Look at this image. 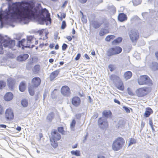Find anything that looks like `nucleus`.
I'll return each instance as SVG.
<instances>
[{
	"mask_svg": "<svg viewBox=\"0 0 158 158\" xmlns=\"http://www.w3.org/2000/svg\"><path fill=\"white\" fill-rule=\"evenodd\" d=\"M6 14L12 18L17 17L25 24L28 23L32 19H37L41 23L51 24V19L48 11L42 9L38 13L37 10L28 2H16L9 7Z\"/></svg>",
	"mask_w": 158,
	"mask_h": 158,
	"instance_id": "1",
	"label": "nucleus"
},
{
	"mask_svg": "<svg viewBox=\"0 0 158 158\" xmlns=\"http://www.w3.org/2000/svg\"><path fill=\"white\" fill-rule=\"evenodd\" d=\"M57 130H54L51 132V135L50 138V141L51 145L54 148L58 146L57 141L59 140L61 138V135L59 132L62 135L67 134V132L64 130V129H58Z\"/></svg>",
	"mask_w": 158,
	"mask_h": 158,
	"instance_id": "2",
	"label": "nucleus"
},
{
	"mask_svg": "<svg viewBox=\"0 0 158 158\" xmlns=\"http://www.w3.org/2000/svg\"><path fill=\"white\" fill-rule=\"evenodd\" d=\"M15 45V41L9 39H5L2 37H0V54L4 53V51L3 46L9 48H13Z\"/></svg>",
	"mask_w": 158,
	"mask_h": 158,
	"instance_id": "3",
	"label": "nucleus"
},
{
	"mask_svg": "<svg viewBox=\"0 0 158 158\" xmlns=\"http://www.w3.org/2000/svg\"><path fill=\"white\" fill-rule=\"evenodd\" d=\"M137 82L140 85H147L149 86L153 85L152 80L147 75H142L139 76L137 78Z\"/></svg>",
	"mask_w": 158,
	"mask_h": 158,
	"instance_id": "4",
	"label": "nucleus"
},
{
	"mask_svg": "<svg viewBox=\"0 0 158 158\" xmlns=\"http://www.w3.org/2000/svg\"><path fill=\"white\" fill-rule=\"evenodd\" d=\"M125 140L123 138L119 137L114 140L112 144V149L114 151L121 149L124 145Z\"/></svg>",
	"mask_w": 158,
	"mask_h": 158,
	"instance_id": "5",
	"label": "nucleus"
},
{
	"mask_svg": "<svg viewBox=\"0 0 158 158\" xmlns=\"http://www.w3.org/2000/svg\"><path fill=\"white\" fill-rule=\"evenodd\" d=\"M110 80L114 81V80H118V81L115 84V86L118 90L123 91L125 89L124 83L121 80L119 77L114 74L111 75L110 77Z\"/></svg>",
	"mask_w": 158,
	"mask_h": 158,
	"instance_id": "6",
	"label": "nucleus"
},
{
	"mask_svg": "<svg viewBox=\"0 0 158 158\" xmlns=\"http://www.w3.org/2000/svg\"><path fill=\"white\" fill-rule=\"evenodd\" d=\"M151 89L148 87H143L138 89L136 91V94L139 97H143L148 94Z\"/></svg>",
	"mask_w": 158,
	"mask_h": 158,
	"instance_id": "7",
	"label": "nucleus"
},
{
	"mask_svg": "<svg viewBox=\"0 0 158 158\" xmlns=\"http://www.w3.org/2000/svg\"><path fill=\"white\" fill-rule=\"evenodd\" d=\"M122 49L119 46H115L110 48L107 52V55L108 56H110L120 53Z\"/></svg>",
	"mask_w": 158,
	"mask_h": 158,
	"instance_id": "8",
	"label": "nucleus"
},
{
	"mask_svg": "<svg viewBox=\"0 0 158 158\" xmlns=\"http://www.w3.org/2000/svg\"><path fill=\"white\" fill-rule=\"evenodd\" d=\"M5 117L7 121H10L13 120L14 118V113L12 109L9 108L5 111Z\"/></svg>",
	"mask_w": 158,
	"mask_h": 158,
	"instance_id": "9",
	"label": "nucleus"
},
{
	"mask_svg": "<svg viewBox=\"0 0 158 158\" xmlns=\"http://www.w3.org/2000/svg\"><path fill=\"white\" fill-rule=\"evenodd\" d=\"M129 36L132 42L136 43L139 38V34L137 31H131L129 33Z\"/></svg>",
	"mask_w": 158,
	"mask_h": 158,
	"instance_id": "10",
	"label": "nucleus"
},
{
	"mask_svg": "<svg viewBox=\"0 0 158 158\" xmlns=\"http://www.w3.org/2000/svg\"><path fill=\"white\" fill-rule=\"evenodd\" d=\"M61 94L65 97H70L71 94V91L67 85L62 87L60 89Z\"/></svg>",
	"mask_w": 158,
	"mask_h": 158,
	"instance_id": "11",
	"label": "nucleus"
},
{
	"mask_svg": "<svg viewBox=\"0 0 158 158\" xmlns=\"http://www.w3.org/2000/svg\"><path fill=\"white\" fill-rule=\"evenodd\" d=\"M98 124L101 128H105L108 127V123L106 120H105L102 117L99 118L98 121Z\"/></svg>",
	"mask_w": 158,
	"mask_h": 158,
	"instance_id": "12",
	"label": "nucleus"
},
{
	"mask_svg": "<svg viewBox=\"0 0 158 158\" xmlns=\"http://www.w3.org/2000/svg\"><path fill=\"white\" fill-rule=\"evenodd\" d=\"M41 82V79L39 77H36L33 78L31 81L32 86L34 88H37L40 86Z\"/></svg>",
	"mask_w": 158,
	"mask_h": 158,
	"instance_id": "13",
	"label": "nucleus"
},
{
	"mask_svg": "<svg viewBox=\"0 0 158 158\" xmlns=\"http://www.w3.org/2000/svg\"><path fill=\"white\" fill-rule=\"evenodd\" d=\"M7 82L9 88L10 89H13L16 84L15 79L12 77H10L7 78Z\"/></svg>",
	"mask_w": 158,
	"mask_h": 158,
	"instance_id": "14",
	"label": "nucleus"
},
{
	"mask_svg": "<svg viewBox=\"0 0 158 158\" xmlns=\"http://www.w3.org/2000/svg\"><path fill=\"white\" fill-rule=\"evenodd\" d=\"M30 44L27 38V40L22 39L21 41H19L18 45L19 47H22L23 48H30Z\"/></svg>",
	"mask_w": 158,
	"mask_h": 158,
	"instance_id": "15",
	"label": "nucleus"
},
{
	"mask_svg": "<svg viewBox=\"0 0 158 158\" xmlns=\"http://www.w3.org/2000/svg\"><path fill=\"white\" fill-rule=\"evenodd\" d=\"M27 39H28L29 44H30L31 48H33L35 45H37L38 44V40L33 36L30 35L27 37Z\"/></svg>",
	"mask_w": 158,
	"mask_h": 158,
	"instance_id": "16",
	"label": "nucleus"
},
{
	"mask_svg": "<svg viewBox=\"0 0 158 158\" xmlns=\"http://www.w3.org/2000/svg\"><path fill=\"white\" fill-rule=\"evenodd\" d=\"M71 102L72 104L75 107H78L81 104V100L78 96H74L72 99Z\"/></svg>",
	"mask_w": 158,
	"mask_h": 158,
	"instance_id": "17",
	"label": "nucleus"
},
{
	"mask_svg": "<svg viewBox=\"0 0 158 158\" xmlns=\"http://www.w3.org/2000/svg\"><path fill=\"white\" fill-rule=\"evenodd\" d=\"M109 32L110 30L108 27L106 26L101 29L99 33V35L100 36H102L106 34L109 33Z\"/></svg>",
	"mask_w": 158,
	"mask_h": 158,
	"instance_id": "18",
	"label": "nucleus"
},
{
	"mask_svg": "<svg viewBox=\"0 0 158 158\" xmlns=\"http://www.w3.org/2000/svg\"><path fill=\"white\" fill-rule=\"evenodd\" d=\"M60 71L59 69L56 70L52 72L50 74L49 76V78L51 81H52L54 80L55 78L59 74Z\"/></svg>",
	"mask_w": 158,
	"mask_h": 158,
	"instance_id": "19",
	"label": "nucleus"
},
{
	"mask_svg": "<svg viewBox=\"0 0 158 158\" xmlns=\"http://www.w3.org/2000/svg\"><path fill=\"white\" fill-rule=\"evenodd\" d=\"M118 20L121 22H124L127 19V15L123 13H119L118 14Z\"/></svg>",
	"mask_w": 158,
	"mask_h": 158,
	"instance_id": "20",
	"label": "nucleus"
},
{
	"mask_svg": "<svg viewBox=\"0 0 158 158\" xmlns=\"http://www.w3.org/2000/svg\"><path fill=\"white\" fill-rule=\"evenodd\" d=\"M27 87V84L26 82L24 81H22L20 84L19 86V90L21 92H24L26 90Z\"/></svg>",
	"mask_w": 158,
	"mask_h": 158,
	"instance_id": "21",
	"label": "nucleus"
},
{
	"mask_svg": "<svg viewBox=\"0 0 158 158\" xmlns=\"http://www.w3.org/2000/svg\"><path fill=\"white\" fill-rule=\"evenodd\" d=\"M153 113V111L151 108L149 107L146 108L144 114V116L146 118L148 117Z\"/></svg>",
	"mask_w": 158,
	"mask_h": 158,
	"instance_id": "22",
	"label": "nucleus"
},
{
	"mask_svg": "<svg viewBox=\"0 0 158 158\" xmlns=\"http://www.w3.org/2000/svg\"><path fill=\"white\" fill-rule=\"evenodd\" d=\"M132 76V73L130 71H127L125 72L123 75V77L125 80L127 81L130 79Z\"/></svg>",
	"mask_w": 158,
	"mask_h": 158,
	"instance_id": "23",
	"label": "nucleus"
},
{
	"mask_svg": "<svg viewBox=\"0 0 158 158\" xmlns=\"http://www.w3.org/2000/svg\"><path fill=\"white\" fill-rule=\"evenodd\" d=\"M102 114L103 116L106 118H111L112 115V113L110 110H105Z\"/></svg>",
	"mask_w": 158,
	"mask_h": 158,
	"instance_id": "24",
	"label": "nucleus"
},
{
	"mask_svg": "<svg viewBox=\"0 0 158 158\" xmlns=\"http://www.w3.org/2000/svg\"><path fill=\"white\" fill-rule=\"evenodd\" d=\"M102 24L97 21H94L91 22L90 25L95 29H97L101 27Z\"/></svg>",
	"mask_w": 158,
	"mask_h": 158,
	"instance_id": "25",
	"label": "nucleus"
},
{
	"mask_svg": "<svg viewBox=\"0 0 158 158\" xmlns=\"http://www.w3.org/2000/svg\"><path fill=\"white\" fill-rule=\"evenodd\" d=\"M13 94L10 92L6 93L4 96V99L6 101H9L12 99Z\"/></svg>",
	"mask_w": 158,
	"mask_h": 158,
	"instance_id": "26",
	"label": "nucleus"
},
{
	"mask_svg": "<svg viewBox=\"0 0 158 158\" xmlns=\"http://www.w3.org/2000/svg\"><path fill=\"white\" fill-rule=\"evenodd\" d=\"M29 57L27 54L20 55L17 57V60L20 61H23L26 60Z\"/></svg>",
	"mask_w": 158,
	"mask_h": 158,
	"instance_id": "27",
	"label": "nucleus"
},
{
	"mask_svg": "<svg viewBox=\"0 0 158 158\" xmlns=\"http://www.w3.org/2000/svg\"><path fill=\"white\" fill-rule=\"evenodd\" d=\"M150 68L154 71L158 70V63L156 62H152L150 66Z\"/></svg>",
	"mask_w": 158,
	"mask_h": 158,
	"instance_id": "28",
	"label": "nucleus"
},
{
	"mask_svg": "<svg viewBox=\"0 0 158 158\" xmlns=\"http://www.w3.org/2000/svg\"><path fill=\"white\" fill-rule=\"evenodd\" d=\"M36 88L33 87L32 86H30L28 87V91L31 95L33 96L34 95V89Z\"/></svg>",
	"mask_w": 158,
	"mask_h": 158,
	"instance_id": "29",
	"label": "nucleus"
},
{
	"mask_svg": "<svg viewBox=\"0 0 158 158\" xmlns=\"http://www.w3.org/2000/svg\"><path fill=\"white\" fill-rule=\"evenodd\" d=\"M122 40V38L121 37H118L113 41L112 42V45H114L121 42Z\"/></svg>",
	"mask_w": 158,
	"mask_h": 158,
	"instance_id": "30",
	"label": "nucleus"
},
{
	"mask_svg": "<svg viewBox=\"0 0 158 158\" xmlns=\"http://www.w3.org/2000/svg\"><path fill=\"white\" fill-rule=\"evenodd\" d=\"M54 115L53 112L49 114L47 117V120L49 122H51L54 118Z\"/></svg>",
	"mask_w": 158,
	"mask_h": 158,
	"instance_id": "31",
	"label": "nucleus"
},
{
	"mask_svg": "<svg viewBox=\"0 0 158 158\" xmlns=\"http://www.w3.org/2000/svg\"><path fill=\"white\" fill-rule=\"evenodd\" d=\"M115 36L113 35H107L105 38V40L107 42H110L111 40H113L115 39Z\"/></svg>",
	"mask_w": 158,
	"mask_h": 158,
	"instance_id": "32",
	"label": "nucleus"
},
{
	"mask_svg": "<svg viewBox=\"0 0 158 158\" xmlns=\"http://www.w3.org/2000/svg\"><path fill=\"white\" fill-rule=\"evenodd\" d=\"M71 154L73 155H75L77 156H80V152L79 150H76V151H71Z\"/></svg>",
	"mask_w": 158,
	"mask_h": 158,
	"instance_id": "33",
	"label": "nucleus"
},
{
	"mask_svg": "<svg viewBox=\"0 0 158 158\" xmlns=\"http://www.w3.org/2000/svg\"><path fill=\"white\" fill-rule=\"evenodd\" d=\"M60 16L59 15H57V17L60 20L62 21L63 19L65 18L66 16V14L65 13H60Z\"/></svg>",
	"mask_w": 158,
	"mask_h": 158,
	"instance_id": "34",
	"label": "nucleus"
},
{
	"mask_svg": "<svg viewBox=\"0 0 158 158\" xmlns=\"http://www.w3.org/2000/svg\"><path fill=\"white\" fill-rule=\"evenodd\" d=\"M132 2L134 6H136L141 4V0H133Z\"/></svg>",
	"mask_w": 158,
	"mask_h": 158,
	"instance_id": "35",
	"label": "nucleus"
},
{
	"mask_svg": "<svg viewBox=\"0 0 158 158\" xmlns=\"http://www.w3.org/2000/svg\"><path fill=\"white\" fill-rule=\"evenodd\" d=\"M22 105L24 107H26L28 105V101L25 99H23L21 102Z\"/></svg>",
	"mask_w": 158,
	"mask_h": 158,
	"instance_id": "36",
	"label": "nucleus"
},
{
	"mask_svg": "<svg viewBox=\"0 0 158 158\" xmlns=\"http://www.w3.org/2000/svg\"><path fill=\"white\" fill-rule=\"evenodd\" d=\"M6 85V83L5 81L2 80L0 81V89L4 88Z\"/></svg>",
	"mask_w": 158,
	"mask_h": 158,
	"instance_id": "37",
	"label": "nucleus"
},
{
	"mask_svg": "<svg viewBox=\"0 0 158 158\" xmlns=\"http://www.w3.org/2000/svg\"><path fill=\"white\" fill-rule=\"evenodd\" d=\"M127 91L129 95L131 96H133L134 95V93L132 91V89L130 87H128L127 88Z\"/></svg>",
	"mask_w": 158,
	"mask_h": 158,
	"instance_id": "38",
	"label": "nucleus"
},
{
	"mask_svg": "<svg viewBox=\"0 0 158 158\" xmlns=\"http://www.w3.org/2000/svg\"><path fill=\"white\" fill-rule=\"evenodd\" d=\"M108 68L111 72H112L114 70L116 69V68L115 67V66L114 65L112 64H110L109 65Z\"/></svg>",
	"mask_w": 158,
	"mask_h": 158,
	"instance_id": "39",
	"label": "nucleus"
},
{
	"mask_svg": "<svg viewBox=\"0 0 158 158\" xmlns=\"http://www.w3.org/2000/svg\"><path fill=\"white\" fill-rule=\"evenodd\" d=\"M34 71L37 73L39 71L40 69V66L39 65H36L34 67Z\"/></svg>",
	"mask_w": 158,
	"mask_h": 158,
	"instance_id": "40",
	"label": "nucleus"
},
{
	"mask_svg": "<svg viewBox=\"0 0 158 158\" xmlns=\"http://www.w3.org/2000/svg\"><path fill=\"white\" fill-rule=\"evenodd\" d=\"M76 124V121L75 119H73L70 124L71 128H73L75 127Z\"/></svg>",
	"mask_w": 158,
	"mask_h": 158,
	"instance_id": "41",
	"label": "nucleus"
},
{
	"mask_svg": "<svg viewBox=\"0 0 158 158\" xmlns=\"http://www.w3.org/2000/svg\"><path fill=\"white\" fill-rule=\"evenodd\" d=\"M66 26L67 25L65 21L64 20L62 21L61 27V28L62 29H64L66 28Z\"/></svg>",
	"mask_w": 158,
	"mask_h": 158,
	"instance_id": "42",
	"label": "nucleus"
},
{
	"mask_svg": "<svg viewBox=\"0 0 158 158\" xmlns=\"http://www.w3.org/2000/svg\"><path fill=\"white\" fill-rule=\"evenodd\" d=\"M136 142V141L135 139L131 138L130 140L128 146H130L131 145L134 144Z\"/></svg>",
	"mask_w": 158,
	"mask_h": 158,
	"instance_id": "43",
	"label": "nucleus"
},
{
	"mask_svg": "<svg viewBox=\"0 0 158 158\" xmlns=\"http://www.w3.org/2000/svg\"><path fill=\"white\" fill-rule=\"evenodd\" d=\"M68 47V45L66 44L65 43L63 44L62 46V50L63 51H65L66 50Z\"/></svg>",
	"mask_w": 158,
	"mask_h": 158,
	"instance_id": "44",
	"label": "nucleus"
},
{
	"mask_svg": "<svg viewBox=\"0 0 158 158\" xmlns=\"http://www.w3.org/2000/svg\"><path fill=\"white\" fill-rule=\"evenodd\" d=\"M45 30L44 29H42L41 30H40L38 31H37V32L39 35L41 36L44 33V31Z\"/></svg>",
	"mask_w": 158,
	"mask_h": 158,
	"instance_id": "45",
	"label": "nucleus"
},
{
	"mask_svg": "<svg viewBox=\"0 0 158 158\" xmlns=\"http://www.w3.org/2000/svg\"><path fill=\"white\" fill-rule=\"evenodd\" d=\"M68 2L67 1H65L61 6V7L62 8H65L68 3Z\"/></svg>",
	"mask_w": 158,
	"mask_h": 158,
	"instance_id": "46",
	"label": "nucleus"
},
{
	"mask_svg": "<svg viewBox=\"0 0 158 158\" xmlns=\"http://www.w3.org/2000/svg\"><path fill=\"white\" fill-rule=\"evenodd\" d=\"M4 112V109L1 105H0V114H2Z\"/></svg>",
	"mask_w": 158,
	"mask_h": 158,
	"instance_id": "47",
	"label": "nucleus"
},
{
	"mask_svg": "<svg viewBox=\"0 0 158 158\" xmlns=\"http://www.w3.org/2000/svg\"><path fill=\"white\" fill-rule=\"evenodd\" d=\"M77 1L81 4H84L87 2V0H77Z\"/></svg>",
	"mask_w": 158,
	"mask_h": 158,
	"instance_id": "48",
	"label": "nucleus"
},
{
	"mask_svg": "<svg viewBox=\"0 0 158 158\" xmlns=\"http://www.w3.org/2000/svg\"><path fill=\"white\" fill-rule=\"evenodd\" d=\"M74 36H72V37L70 36H68L66 37V38L69 41H71L72 40V38H74Z\"/></svg>",
	"mask_w": 158,
	"mask_h": 158,
	"instance_id": "49",
	"label": "nucleus"
},
{
	"mask_svg": "<svg viewBox=\"0 0 158 158\" xmlns=\"http://www.w3.org/2000/svg\"><path fill=\"white\" fill-rule=\"evenodd\" d=\"M81 54L80 53H78L76 57L75 58V60H77L80 58L81 57Z\"/></svg>",
	"mask_w": 158,
	"mask_h": 158,
	"instance_id": "50",
	"label": "nucleus"
},
{
	"mask_svg": "<svg viewBox=\"0 0 158 158\" xmlns=\"http://www.w3.org/2000/svg\"><path fill=\"white\" fill-rule=\"evenodd\" d=\"M123 108L125 110L127 113H129L130 112L129 109L127 107L124 106L123 107Z\"/></svg>",
	"mask_w": 158,
	"mask_h": 158,
	"instance_id": "51",
	"label": "nucleus"
},
{
	"mask_svg": "<svg viewBox=\"0 0 158 158\" xmlns=\"http://www.w3.org/2000/svg\"><path fill=\"white\" fill-rule=\"evenodd\" d=\"M149 124L151 127L152 128H153L152 121V119H150L149 121Z\"/></svg>",
	"mask_w": 158,
	"mask_h": 158,
	"instance_id": "52",
	"label": "nucleus"
},
{
	"mask_svg": "<svg viewBox=\"0 0 158 158\" xmlns=\"http://www.w3.org/2000/svg\"><path fill=\"white\" fill-rule=\"evenodd\" d=\"M55 46V44L54 43H52L50 44L49 47L51 49L53 48Z\"/></svg>",
	"mask_w": 158,
	"mask_h": 158,
	"instance_id": "53",
	"label": "nucleus"
},
{
	"mask_svg": "<svg viewBox=\"0 0 158 158\" xmlns=\"http://www.w3.org/2000/svg\"><path fill=\"white\" fill-rule=\"evenodd\" d=\"M114 102L115 103H117L118 105H120L121 104L120 102L118 100L116 99H114Z\"/></svg>",
	"mask_w": 158,
	"mask_h": 158,
	"instance_id": "54",
	"label": "nucleus"
},
{
	"mask_svg": "<svg viewBox=\"0 0 158 158\" xmlns=\"http://www.w3.org/2000/svg\"><path fill=\"white\" fill-rule=\"evenodd\" d=\"M155 56L156 59L158 60V51H156L155 52Z\"/></svg>",
	"mask_w": 158,
	"mask_h": 158,
	"instance_id": "55",
	"label": "nucleus"
},
{
	"mask_svg": "<svg viewBox=\"0 0 158 158\" xmlns=\"http://www.w3.org/2000/svg\"><path fill=\"white\" fill-rule=\"evenodd\" d=\"M6 127V126L4 124H0V128H5Z\"/></svg>",
	"mask_w": 158,
	"mask_h": 158,
	"instance_id": "56",
	"label": "nucleus"
},
{
	"mask_svg": "<svg viewBox=\"0 0 158 158\" xmlns=\"http://www.w3.org/2000/svg\"><path fill=\"white\" fill-rule=\"evenodd\" d=\"M51 54L56 55V52L55 51L53 50L50 53Z\"/></svg>",
	"mask_w": 158,
	"mask_h": 158,
	"instance_id": "57",
	"label": "nucleus"
},
{
	"mask_svg": "<svg viewBox=\"0 0 158 158\" xmlns=\"http://www.w3.org/2000/svg\"><path fill=\"white\" fill-rule=\"evenodd\" d=\"M85 56L86 59L87 60H89L90 59L89 57L87 54H85Z\"/></svg>",
	"mask_w": 158,
	"mask_h": 158,
	"instance_id": "58",
	"label": "nucleus"
},
{
	"mask_svg": "<svg viewBox=\"0 0 158 158\" xmlns=\"http://www.w3.org/2000/svg\"><path fill=\"white\" fill-rule=\"evenodd\" d=\"M44 46V44L43 43L42 44H41L39 45V47L41 48H42Z\"/></svg>",
	"mask_w": 158,
	"mask_h": 158,
	"instance_id": "59",
	"label": "nucleus"
},
{
	"mask_svg": "<svg viewBox=\"0 0 158 158\" xmlns=\"http://www.w3.org/2000/svg\"><path fill=\"white\" fill-rule=\"evenodd\" d=\"M59 45L58 44H56L55 46V48L56 50H58L59 48Z\"/></svg>",
	"mask_w": 158,
	"mask_h": 158,
	"instance_id": "60",
	"label": "nucleus"
},
{
	"mask_svg": "<svg viewBox=\"0 0 158 158\" xmlns=\"http://www.w3.org/2000/svg\"><path fill=\"white\" fill-rule=\"evenodd\" d=\"M77 144H76L75 145H73L72 146V148H75L77 147Z\"/></svg>",
	"mask_w": 158,
	"mask_h": 158,
	"instance_id": "61",
	"label": "nucleus"
},
{
	"mask_svg": "<svg viewBox=\"0 0 158 158\" xmlns=\"http://www.w3.org/2000/svg\"><path fill=\"white\" fill-rule=\"evenodd\" d=\"M54 61V60L53 59L51 58L49 60V62L50 63H52Z\"/></svg>",
	"mask_w": 158,
	"mask_h": 158,
	"instance_id": "62",
	"label": "nucleus"
},
{
	"mask_svg": "<svg viewBox=\"0 0 158 158\" xmlns=\"http://www.w3.org/2000/svg\"><path fill=\"white\" fill-rule=\"evenodd\" d=\"M76 117H77V118H80L81 117V115L80 114H77L76 115Z\"/></svg>",
	"mask_w": 158,
	"mask_h": 158,
	"instance_id": "63",
	"label": "nucleus"
},
{
	"mask_svg": "<svg viewBox=\"0 0 158 158\" xmlns=\"http://www.w3.org/2000/svg\"><path fill=\"white\" fill-rule=\"evenodd\" d=\"M98 158H105V157L102 156H98Z\"/></svg>",
	"mask_w": 158,
	"mask_h": 158,
	"instance_id": "64",
	"label": "nucleus"
}]
</instances>
